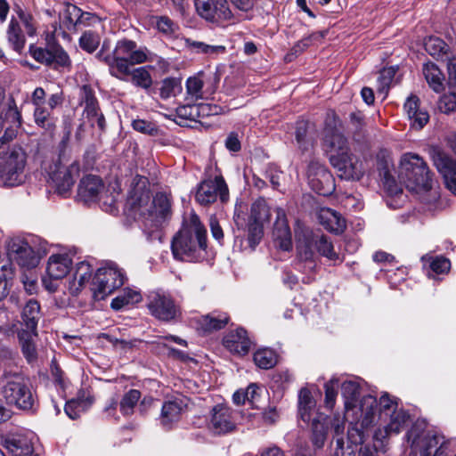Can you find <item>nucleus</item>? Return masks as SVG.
I'll list each match as a JSON object with an SVG mask.
<instances>
[{"label": "nucleus", "instance_id": "5701e85b", "mask_svg": "<svg viewBox=\"0 0 456 456\" xmlns=\"http://www.w3.org/2000/svg\"><path fill=\"white\" fill-rule=\"evenodd\" d=\"M34 435L15 434L4 440V447L13 456H31L34 452Z\"/></svg>", "mask_w": 456, "mask_h": 456}, {"label": "nucleus", "instance_id": "c85d7f7f", "mask_svg": "<svg viewBox=\"0 0 456 456\" xmlns=\"http://www.w3.org/2000/svg\"><path fill=\"white\" fill-rule=\"evenodd\" d=\"M319 223L329 232L342 233L346 229V220L337 211L329 208H321L317 212Z\"/></svg>", "mask_w": 456, "mask_h": 456}, {"label": "nucleus", "instance_id": "4c0bfd02", "mask_svg": "<svg viewBox=\"0 0 456 456\" xmlns=\"http://www.w3.org/2000/svg\"><path fill=\"white\" fill-rule=\"evenodd\" d=\"M34 118L36 124L45 130L51 131L55 126L56 118L46 103L35 107Z\"/></svg>", "mask_w": 456, "mask_h": 456}, {"label": "nucleus", "instance_id": "393cba45", "mask_svg": "<svg viewBox=\"0 0 456 456\" xmlns=\"http://www.w3.org/2000/svg\"><path fill=\"white\" fill-rule=\"evenodd\" d=\"M21 329L19 331L37 334V324L42 317L41 307L36 299H29L23 306L20 314Z\"/></svg>", "mask_w": 456, "mask_h": 456}, {"label": "nucleus", "instance_id": "72a5a7b5", "mask_svg": "<svg viewBox=\"0 0 456 456\" xmlns=\"http://www.w3.org/2000/svg\"><path fill=\"white\" fill-rule=\"evenodd\" d=\"M341 393L345 400V409L348 414L349 411L357 407L360 385L354 380H346L341 384Z\"/></svg>", "mask_w": 456, "mask_h": 456}, {"label": "nucleus", "instance_id": "0e129e2a", "mask_svg": "<svg viewBox=\"0 0 456 456\" xmlns=\"http://www.w3.org/2000/svg\"><path fill=\"white\" fill-rule=\"evenodd\" d=\"M437 107L443 113H451L456 110V94L450 93L440 97Z\"/></svg>", "mask_w": 456, "mask_h": 456}, {"label": "nucleus", "instance_id": "ea45409f", "mask_svg": "<svg viewBox=\"0 0 456 456\" xmlns=\"http://www.w3.org/2000/svg\"><path fill=\"white\" fill-rule=\"evenodd\" d=\"M136 63H132L127 56L114 55L113 61L110 65L111 75L119 79H124L123 77L130 76L133 69L131 67Z\"/></svg>", "mask_w": 456, "mask_h": 456}, {"label": "nucleus", "instance_id": "49530a36", "mask_svg": "<svg viewBox=\"0 0 456 456\" xmlns=\"http://www.w3.org/2000/svg\"><path fill=\"white\" fill-rule=\"evenodd\" d=\"M151 66L134 69L130 74L132 83L143 89H149L152 85V78L149 72Z\"/></svg>", "mask_w": 456, "mask_h": 456}, {"label": "nucleus", "instance_id": "4d7b16f0", "mask_svg": "<svg viewBox=\"0 0 456 456\" xmlns=\"http://www.w3.org/2000/svg\"><path fill=\"white\" fill-rule=\"evenodd\" d=\"M425 48L433 56H440L447 53V45L440 38L430 37L425 42Z\"/></svg>", "mask_w": 456, "mask_h": 456}, {"label": "nucleus", "instance_id": "f8f14e48", "mask_svg": "<svg viewBox=\"0 0 456 456\" xmlns=\"http://www.w3.org/2000/svg\"><path fill=\"white\" fill-rule=\"evenodd\" d=\"M80 104L84 105L83 116L91 126H97L101 133L106 129V120L101 111L98 101L90 86L85 85L80 89Z\"/></svg>", "mask_w": 456, "mask_h": 456}, {"label": "nucleus", "instance_id": "20e7f679", "mask_svg": "<svg viewBox=\"0 0 456 456\" xmlns=\"http://www.w3.org/2000/svg\"><path fill=\"white\" fill-rule=\"evenodd\" d=\"M398 178L411 191L419 193L432 188V178L426 162L417 154L406 153L399 167Z\"/></svg>", "mask_w": 456, "mask_h": 456}, {"label": "nucleus", "instance_id": "4468645a", "mask_svg": "<svg viewBox=\"0 0 456 456\" xmlns=\"http://www.w3.org/2000/svg\"><path fill=\"white\" fill-rule=\"evenodd\" d=\"M79 175V164L77 161L69 166L61 163L54 165L50 171V182L57 192L64 195L69 192L75 183V178Z\"/></svg>", "mask_w": 456, "mask_h": 456}, {"label": "nucleus", "instance_id": "473e14b6", "mask_svg": "<svg viewBox=\"0 0 456 456\" xmlns=\"http://www.w3.org/2000/svg\"><path fill=\"white\" fill-rule=\"evenodd\" d=\"M230 321V317L226 313L218 311L211 312L203 315L199 320V329L204 332H212L224 328Z\"/></svg>", "mask_w": 456, "mask_h": 456}, {"label": "nucleus", "instance_id": "a211bd4d", "mask_svg": "<svg viewBox=\"0 0 456 456\" xmlns=\"http://www.w3.org/2000/svg\"><path fill=\"white\" fill-rule=\"evenodd\" d=\"M32 57L41 62L53 68L66 67L69 64V58L66 52L59 45H52L49 48L30 47Z\"/></svg>", "mask_w": 456, "mask_h": 456}, {"label": "nucleus", "instance_id": "2eb2a0df", "mask_svg": "<svg viewBox=\"0 0 456 456\" xmlns=\"http://www.w3.org/2000/svg\"><path fill=\"white\" fill-rule=\"evenodd\" d=\"M197 12L203 19L219 23L232 19L226 0H194Z\"/></svg>", "mask_w": 456, "mask_h": 456}, {"label": "nucleus", "instance_id": "ddd939ff", "mask_svg": "<svg viewBox=\"0 0 456 456\" xmlns=\"http://www.w3.org/2000/svg\"><path fill=\"white\" fill-rule=\"evenodd\" d=\"M61 22L67 28L72 27L104 28L106 25L98 16L85 12L74 4H68L61 13Z\"/></svg>", "mask_w": 456, "mask_h": 456}, {"label": "nucleus", "instance_id": "603ef678", "mask_svg": "<svg viewBox=\"0 0 456 456\" xmlns=\"http://www.w3.org/2000/svg\"><path fill=\"white\" fill-rule=\"evenodd\" d=\"M100 41L101 38L99 35L92 30H89L86 31L82 35V37L79 39V45L83 50L88 53H93L98 48Z\"/></svg>", "mask_w": 456, "mask_h": 456}, {"label": "nucleus", "instance_id": "a878e982", "mask_svg": "<svg viewBox=\"0 0 456 456\" xmlns=\"http://www.w3.org/2000/svg\"><path fill=\"white\" fill-rule=\"evenodd\" d=\"M9 254L21 266L34 267L37 265L34 250L25 241L14 240L10 243Z\"/></svg>", "mask_w": 456, "mask_h": 456}, {"label": "nucleus", "instance_id": "052dcab7", "mask_svg": "<svg viewBox=\"0 0 456 456\" xmlns=\"http://www.w3.org/2000/svg\"><path fill=\"white\" fill-rule=\"evenodd\" d=\"M379 408L380 418L384 420L386 419V416L392 413L394 410H399L396 400L391 398L387 393L382 395L379 398Z\"/></svg>", "mask_w": 456, "mask_h": 456}, {"label": "nucleus", "instance_id": "a19ab883", "mask_svg": "<svg viewBox=\"0 0 456 456\" xmlns=\"http://www.w3.org/2000/svg\"><path fill=\"white\" fill-rule=\"evenodd\" d=\"M141 299L142 297L138 291L126 288L112 299L110 306L114 310H120L125 305L138 303Z\"/></svg>", "mask_w": 456, "mask_h": 456}, {"label": "nucleus", "instance_id": "dca6fc26", "mask_svg": "<svg viewBox=\"0 0 456 456\" xmlns=\"http://www.w3.org/2000/svg\"><path fill=\"white\" fill-rule=\"evenodd\" d=\"M208 428L216 435L234 431L236 422L232 409L224 404L215 405L210 411Z\"/></svg>", "mask_w": 456, "mask_h": 456}, {"label": "nucleus", "instance_id": "de8ad7c7", "mask_svg": "<svg viewBox=\"0 0 456 456\" xmlns=\"http://www.w3.org/2000/svg\"><path fill=\"white\" fill-rule=\"evenodd\" d=\"M141 398V392L137 389H130L126 393L119 403L120 411L125 416L134 413V409Z\"/></svg>", "mask_w": 456, "mask_h": 456}, {"label": "nucleus", "instance_id": "bf43d9fd", "mask_svg": "<svg viewBox=\"0 0 456 456\" xmlns=\"http://www.w3.org/2000/svg\"><path fill=\"white\" fill-rule=\"evenodd\" d=\"M5 121L11 123L10 126L7 128H14L16 132L21 125V115L13 100H11L8 104V110L5 113Z\"/></svg>", "mask_w": 456, "mask_h": 456}, {"label": "nucleus", "instance_id": "58836bf2", "mask_svg": "<svg viewBox=\"0 0 456 456\" xmlns=\"http://www.w3.org/2000/svg\"><path fill=\"white\" fill-rule=\"evenodd\" d=\"M423 74L429 86L436 92L444 88V75L438 67L434 63H427L423 68Z\"/></svg>", "mask_w": 456, "mask_h": 456}, {"label": "nucleus", "instance_id": "9b49d317", "mask_svg": "<svg viewBox=\"0 0 456 456\" xmlns=\"http://www.w3.org/2000/svg\"><path fill=\"white\" fill-rule=\"evenodd\" d=\"M308 183L320 195L329 196L335 191V180L325 166L312 161L307 170Z\"/></svg>", "mask_w": 456, "mask_h": 456}, {"label": "nucleus", "instance_id": "864d4df0", "mask_svg": "<svg viewBox=\"0 0 456 456\" xmlns=\"http://www.w3.org/2000/svg\"><path fill=\"white\" fill-rule=\"evenodd\" d=\"M15 12L16 16H12L9 28H20L21 27L29 28L33 26V18L29 13L24 12L20 7H18Z\"/></svg>", "mask_w": 456, "mask_h": 456}, {"label": "nucleus", "instance_id": "69168bd1", "mask_svg": "<svg viewBox=\"0 0 456 456\" xmlns=\"http://www.w3.org/2000/svg\"><path fill=\"white\" fill-rule=\"evenodd\" d=\"M187 43L191 45L199 53H204L208 54H217L225 52V47L223 45H210L198 41H191L187 39Z\"/></svg>", "mask_w": 456, "mask_h": 456}, {"label": "nucleus", "instance_id": "338daca9", "mask_svg": "<svg viewBox=\"0 0 456 456\" xmlns=\"http://www.w3.org/2000/svg\"><path fill=\"white\" fill-rule=\"evenodd\" d=\"M142 25L154 28H165V27L170 28L174 24L167 16L149 15Z\"/></svg>", "mask_w": 456, "mask_h": 456}, {"label": "nucleus", "instance_id": "f704fd0d", "mask_svg": "<svg viewBox=\"0 0 456 456\" xmlns=\"http://www.w3.org/2000/svg\"><path fill=\"white\" fill-rule=\"evenodd\" d=\"M377 408V400L372 395H365L360 402L359 410L361 411L359 420L362 428L370 426L375 419Z\"/></svg>", "mask_w": 456, "mask_h": 456}, {"label": "nucleus", "instance_id": "bb28decb", "mask_svg": "<svg viewBox=\"0 0 456 456\" xmlns=\"http://www.w3.org/2000/svg\"><path fill=\"white\" fill-rule=\"evenodd\" d=\"M93 266L82 261L76 265L72 279L69 281L68 289L72 296H77L92 278Z\"/></svg>", "mask_w": 456, "mask_h": 456}, {"label": "nucleus", "instance_id": "e433bc0d", "mask_svg": "<svg viewBox=\"0 0 456 456\" xmlns=\"http://www.w3.org/2000/svg\"><path fill=\"white\" fill-rule=\"evenodd\" d=\"M296 141L302 151H308L314 144V137L311 134V124L305 120L297 122Z\"/></svg>", "mask_w": 456, "mask_h": 456}, {"label": "nucleus", "instance_id": "cd10ccee", "mask_svg": "<svg viewBox=\"0 0 456 456\" xmlns=\"http://www.w3.org/2000/svg\"><path fill=\"white\" fill-rule=\"evenodd\" d=\"M403 109L411 122V126L417 129L423 128L429 120L428 111L420 108L419 99L416 95L407 98Z\"/></svg>", "mask_w": 456, "mask_h": 456}, {"label": "nucleus", "instance_id": "c9c22d12", "mask_svg": "<svg viewBox=\"0 0 456 456\" xmlns=\"http://www.w3.org/2000/svg\"><path fill=\"white\" fill-rule=\"evenodd\" d=\"M390 167L391 162L389 160L379 158L378 159L377 169L384 186L389 193L397 194L401 192V189L390 173Z\"/></svg>", "mask_w": 456, "mask_h": 456}, {"label": "nucleus", "instance_id": "3c124183", "mask_svg": "<svg viewBox=\"0 0 456 456\" xmlns=\"http://www.w3.org/2000/svg\"><path fill=\"white\" fill-rule=\"evenodd\" d=\"M422 261L429 260L430 269L436 274L447 273L451 268V262L444 256H436L435 258L428 256H422Z\"/></svg>", "mask_w": 456, "mask_h": 456}, {"label": "nucleus", "instance_id": "6ab92c4d", "mask_svg": "<svg viewBox=\"0 0 456 456\" xmlns=\"http://www.w3.org/2000/svg\"><path fill=\"white\" fill-rule=\"evenodd\" d=\"M103 190L104 183L101 177L94 175H87L79 182L77 196L85 203L94 202L99 199Z\"/></svg>", "mask_w": 456, "mask_h": 456}, {"label": "nucleus", "instance_id": "423d86ee", "mask_svg": "<svg viewBox=\"0 0 456 456\" xmlns=\"http://www.w3.org/2000/svg\"><path fill=\"white\" fill-rule=\"evenodd\" d=\"M406 437L411 448L409 456H431L441 443L445 442L443 436L426 428L422 423L414 424Z\"/></svg>", "mask_w": 456, "mask_h": 456}, {"label": "nucleus", "instance_id": "412c9836", "mask_svg": "<svg viewBox=\"0 0 456 456\" xmlns=\"http://www.w3.org/2000/svg\"><path fill=\"white\" fill-rule=\"evenodd\" d=\"M276 220L273 226V235L277 246L284 250L288 251L292 248L291 232L288 224L285 211L277 208L275 209Z\"/></svg>", "mask_w": 456, "mask_h": 456}, {"label": "nucleus", "instance_id": "5fc2aeb1", "mask_svg": "<svg viewBox=\"0 0 456 456\" xmlns=\"http://www.w3.org/2000/svg\"><path fill=\"white\" fill-rule=\"evenodd\" d=\"M339 385V379L338 378H332L324 385L325 389V404L329 409H332L335 405L336 397L338 395L337 388Z\"/></svg>", "mask_w": 456, "mask_h": 456}, {"label": "nucleus", "instance_id": "f03ea898", "mask_svg": "<svg viewBox=\"0 0 456 456\" xmlns=\"http://www.w3.org/2000/svg\"><path fill=\"white\" fill-rule=\"evenodd\" d=\"M207 248V231L197 215L192 214L174 237L172 254L177 260L196 262L203 258Z\"/></svg>", "mask_w": 456, "mask_h": 456}, {"label": "nucleus", "instance_id": "680f3d73", "mask_svg": "<svg viewBox=\"0 0 456 456\" xmlns=\"http://www.w3.org/2000/svg\"><path fill=\"white\" fill-rule=\"evenodd\" d=\"M312 244L308 238H305L304 241H299L297 245V257L299 262H305L307 260L316 259L315 254L312 249Z\"/></svg>", "mask_w": 456, "mask_h": 456}, {"label": "nucleus", "instance_id": "c03bdc74", "mask_svg": "<svg viewBox=\"0 0 456 456\" xmlns=\"http://www.w3.org/2000/svg\"><path fill=\"white\" fill-rule=\"evenodd\" d=\"M314 406L311 392L307 388H302L298 395V413L305 422L310 421V411Z\"/></svg>", "mask_w": 456, "mask_h": 456}, {"label": "nucleus", "instance_id": "f257e3e1", "mask_svg": "<svg viewBox=\"0 0 456 456\" xmlns=\"http://www.w3.org/2000/svg\"><path fill=\"white\" fill-rule=\"evenodd\" d=\"M131 215L142 222L148 240L160 238V227L171 215L170 200L166 194L158 193L152 200L149 191H134L127 200Z\"/></svg>", "mask_w": 456, "mask_h": 456}, {"label": "nucleus", "instance_id": "2f4dec72", "mask_svg": "<svg viewBox=\"0 0 456 456\" xmlns=\"http://www.w3.org/2000/svg\"><path fill=\"white\" fill-rule=\"evenodd\" d=\"M114 55L127 56L132 63H143L148 61L146 50H137L136 44L131 40L118 41Z\"/></svg>", "mask_w": 456, "mask_h": 456}, {"label": "nucleus", "instance_id": "7ed1b4c3", "mask_svg": "<svg viewBox=\"0 0 456 456\" xmlns=\"http://www.w3.org/2000/svg\"><path fill=\"white\" fill-rule=\"evenodd\" d=\"M16 137L14 128H5L0 138V176L7 186H15L22 183L27 156L24 150L17 145L9 146V142Z\"/></svg>", "mask_w": 456, "mask_h": 456}, {"label": "nucleus", "instance_id": "4be33fe9", "mask_svg": "<svg viewBox=\"0 0 456 456\" xmlns=\"http://www.w3.org/2000/svg\"><path fill=\"white\" fill-rule=\"evenodd\" d=\"M387 418H388V422L384 429L379 428L374 434L376 440L382 441L392 435H398L406 426L409 414L404 410L399 409L394 410L392 413L386 416Z\"/></svg>", "mask_w": 456, "mask_h": 456}, {"label": "nucleus", "instance_id": "13d9d810", "mask_svg": "<svg viewBox=\"0 0 456 456\" xmlns=\"http://www.w3.org/2000/svg\"><path fill=\"white\" fill-rule=\"evenodd\" d=\"M263 237V225L257 222H250L248 226V241L253 250Z\"/></svg>", "mask_w": 456, "mask_h": 456}, {"label": "nucleus", "instance_id": "c756f323", "mask_svg": "<svg viewBox=\"0 0 456 456\" xmlns=\"http://www.w3.org/2000/svg\"><path fill=\"white\" fill-rule=\"evenodd\" d=\"M185 405L183 400L178 397L166 401L161 408L159 418L161 425L166 428H170L173 423L180 419Z\"/></svg>", "mask_w": 456, "mask_h": 456}, {"label": "nucleus", "instance_id": "6e6d98bb", "mask_svg": "<svg viewBox=\"0 0 456 456\" xmlns=\"http://www.w3.org/2000/svg\"><path fill=\"white\" fill-rule=\"evenodd\" d=\"M12 277V268L8 264L0 263V301L9 293L8 280Z\"/></svg>", "mask_w": 456, "mask_h": 456}, {"label": "nucleus", "instance_id": "8fccbe9b", "mask_svg": "<svg viewBox=\"0 0 456 456\" xmlns=\"http://www.w3.org/2000/svg\"><path fill=\"white\" fill-rule=\"evenodd\" d=\"M330 147L332 151L330 157L340 158L351 153L348 147L347 139L340 134H333L330 141Z\"/></svg>", "mask_w": 456, "mask_h": 456}, {"label": "nucleus", "instance_id": "37998d69", "mask_svg": "<svg viewBox=\"0 0 456 456\" xmlns=\"http://www.w3.org/2000/svg\"><path fill=\"white\" fill-rule=\"evenodd\" d=\"M314 245L318 253L330 261L339 260L338 254L334 250L332 242L325 235L314 238Z\"/></svg>", "mask_w": 456, "mask_h": 456}, {"label": "nucleus", "instance_id": "a18cd8bd", "mask_svg": "<svg viewBox=\"0 0 456 456\" xmlns=\"http://www.w3.org/2000/svg\"><path fill=\"white\" fill-rule=\"evenodd\" d=\"M254 362L261 369L268 370L277 362V355L273 350L264 348L254 354Z\"/></svg>", "mask_w": 456, "mask_h": 456}, {"label": "nucleus", "instance_id": "e2e57ef3", "mask_svg": "<svg viewBox=\"0 0 456 456\" xmlns=\"http://www.w3.org/2000/svg\"><path fill=\"white\" fill-rule=\"evenodd\" d=\"M180 83L172 77L165 78L161 83L160 87V96L163 99H167L171 96L175 95V92L177 89H180Z\"/></svg>", "mask_w": 456, "mask_h": 456}, {"label": "nucleus", "instance_id": "b1692460", "mask_svg": "<svg viewBox=\"0 0 456 456\" xmlns=\"http://www.w3.org/2000/svg\"><path fill=\"white\" fill-rule=\"evenodd\" d=\"M223 345L231 353L244 355L248 353L251 341L247 335V331L242 328H239L229 331L224 337Z\"/></svg>", "mask_w": 456, "mask_h": 456}, {"label": "nucleus", "instance_id": "1a4fd4ad", "mask_svg": "<svg viewBox=\"0 0 456 456\" xmlns=\"http://www.w3.org/2000/svg\"><path fill=\"white\" fill-rule=\"evenodd\" d=\"M148 309L151 314L162 322H172L181 316V307L167 293L151 291L148 296Z\"/></svg>", "mask_w": 456, "mask_h": 456}, {"label": "nucleus", "instance_id": "6e6552de", "mask_svg": "<svg viewBox=\"0 0 456 456\" xmlns=\"http://www.w3.org/2000/svg\"><path fill=\"white\" fill-rule=\"evenodd\" d=\"M204 81L201 78V74H198L194 77H190L186 81V101L188 102L187 106H183L178 109V112L181 116L189 117L194 118L197 116L202 114L208 116L210 114H216L217 112L213 111L208 105L206 104H194L198 100L205 98V92L203 90Z\"/></svg>", "mask_w": 456, "mask_h": 456}, {"label": "nucleus", "instance_id": "774afa93", "mask_svg": "<svg viewBox=\"0 0 456 456\" xmlns=\"http://www.w3.org/2000/svg\"><path fill=\"white\" fill-rule=\"evenodd\" d=\"M395 75L394 68L384 69L380 71L378 77L379 90L382 93H387L393 78Z\"/></svg>", "mask_w": 456, "mask_h": 456}, {"label": "nucleus", "instance_id": "9d476101", "mask_svg": "<svg viewBox=\"0 0 456 456\" xmlns=\"http://www.w3.org/2000/svg\"><path fill=\"white\" fill-rule=\"evenodd\" d=\"M218 198L222 202H225L229 198L228 186L223 176L217 175L214 179L203 180L198 185L195 200L199 204L208 206Z\"/></svg>", "mask_w": 456, "mask_h": 456}, {"label": "nucleus", "instance_id": "09e8293b", "mask_svg": "<svg viewBox=\"0 0 456 456\" xmlns=\"http://www.w3.org/2000/svg\"><path fill=\"white\" fill-rule=\"evenodd\" d=\"M269 208L264 200H256L250 208V218L253 222L263 224L265 221L269 220Z\"/></svg>", "mask_w": 456, "mask_h": 456}, {"label": "nucleus", "instance_id": "39448f33", "mask_svg": "<svg viewBox=\"0 0 456 456\" xmlns=\"http://www.w3.org/2000/svg\"><path fill=\"white\" fill-rule=\"evenodd\" d=\"M2 395L7 403L24 411L33 410L36 396L28 380L20 372L4 370L1 377Z\"/></svg>", "mask_w": 456, "mask_h": 456}, {"label": "nucleus", "instance_id": "aec40b11", "mask_svg": "<svg viewBox=\"0 0 456 456\" xmlns=\"http://www.w3.org/2000/svg\"><path fill=\"white\" fill-rule=\"evenodd\" d=\"M433 160L437 170L443 175L446 187L456 194V162L442 151H436Z\"/></svg>", "mask_w": 456, "mask_h": 456}, {"label": "nucleus", "instance_id": "f3484780", "mask_svg": "<svg viewBox=\"0 0 456 456\" xmlns=\"http://www.w3.org/2000/svg\"><path fill=\"white\" fill-rule=\"evenodd\" d=\"M331 165L337 169L338 176L346 180H359L363 169L359 159L349 153L343 157H330Z\"/></svg>", "mask_w": 456, "mask_h": 456}, {"label": "nucleus", "instance_id": "0eeeda50", "mask_svg": "<svg viewBox=\"0 0 456 456\" xmlns=\"http://www.w3.org/2000/svg\"><path fill=\"white\" fill-rule=\"evenodd\" d=\"M125 282L123 272L116 265L110 264L97 269L91 283L94 300H102Z\"/></svg>", "mask_w": 456, "mask_h": 456}, {"label": "nucleus", "instance_id": "7c9ffc66", "mask_svg": "<svg viewBox=\"0 0 456 456\" xmlns=\"http://www.w3.org/2000/svg\"><path fill=\"white\" fill-rule=\"evenodd\" d=\"M71 265V259L68 255L57 254L49 257L46 267V273L50 279L60 280L69 273Z\"/></svg>", "mask_w": 456, "mask_h": 456}, {"label": "nucleus", "instance_id": "79ce46f5", "mask_svg": "<svg viewBox=\"0 0 456 456\" xmlns=\"http://www.w3.org/2000/svg\"><path fill=\"white\" fill-rule=\"evenodd\" d=\"M37 334H32L26 331H18V338L21 346V351L24 357L28 362H32L37 359V351L33 343V338Z\"/></svg>", "mask_w": 456, "mask_h": 456}]
</instances>
